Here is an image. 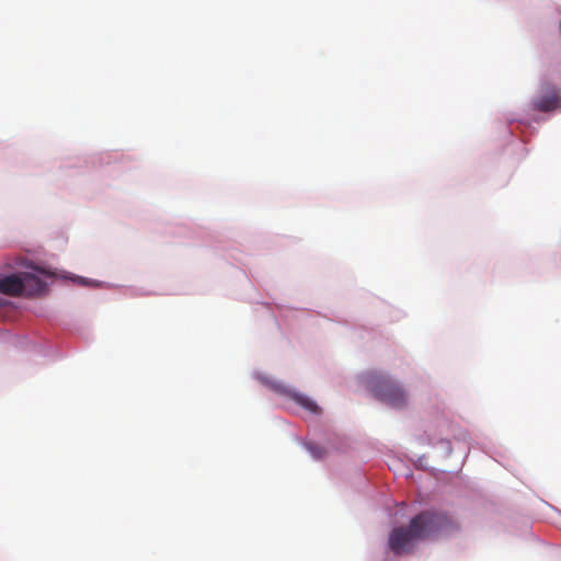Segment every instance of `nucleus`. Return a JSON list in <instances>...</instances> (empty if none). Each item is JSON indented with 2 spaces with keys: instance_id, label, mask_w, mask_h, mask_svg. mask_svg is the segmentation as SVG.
<instances>
[{
  "instance_id": "0eeeda50",
  "label": "nucleus",
  "mask_w": 561,
  "mask_h": 561,
  "mask_svg": "<svg viewBox=\"0 0 561 561\" xmlns=\"http://www.w3.org/2000/svg\"><path fill=\"white\" fill-rule=\"evenodd\" d=\"M308 448L311 451V454L313 455V457L320 458L322 456V451H321L320 447L310 445Z\"/></svg>"
},
{
  "instance_id": "7ed1b4c3",
  "label": "nucleus",
  "mask_w": 561,
  "mask_h": 561,
  "mask_svg": "<svg viewBox=\"0 0 561 561\" xmlns=\"http://www.w3.org/2000/svg\"><path fill=\"white\" fill-rule=\"evenodd\" d=\"M533 108L538 112H552L561 105V95L557 87L542 83L538 95L533 100Z\"/></svg>"
},
{
  "instance_id": "6e6552de",
  "label": "nucleus",
  "mask_w": 561,
  "mask_h": 561,
  "mask_svg": "<svg viewBox=\"0 0 561 561\" xmlns=\"http://www.w3.org/2000/svg\"><path fill=\"white\" fill-rule=\"evenodd\" d=\"M39 274H43V275H46V276H50L49 273H47L46 271L42 270V268H37L36 270Z\"/></svg>"
},
{
  "instance_id": "39448f33",
  "label": "nucleus",
  "mask_w": 561,
  "mask_h": 561,
  "mask_svg": "<svg viewBox=\"0 0 561 561\" xmlns=\"http://www.w3.org/2000/svg\"><path fill=\"white\" fill-rule=\"evenodd\" d=\"M0 293L9 296H20L23 293V284L20 275H9L0 279Z\"/></svg>"
},
{
  "instance_id": "f03ea898",
  "label": "nucleus",
  "mask_w": 561,
  "mask_h": 561,
  "mask_svg": "<svg viewBox=\"0 0 561 561\" xmlns=\"http://www.w3.org/2000/svg\"><path fill=\"white\" fill-rule=\"evenodd\" d=\"M367 385L374 396L392 408H403L408 403V393L403 387L388 376L373 373L367 376Z\"/></svg>"
},
{
  "instance_id": "f257e3e1",
  "label": "nucleus",
  "mask_w": 561,
  "mask_h": 561,
  "mask_svg": "<svg viewBox=\"0 0 561 561\" xmlns=\"http://www.w3.org/2000/svg\"><path fill=\"white\" fill-rule=\"evenodd\" d=\"M458 529L459 524L447 512L427 510L415 515L408 526L393 528L388 543L396 554L409 553L419 540L439 538Z\"/></svg>"
},
{
  "instance_id": "20e7f679",
  "label": "nucleus",
  "mask_w": 561,
  "mask_h": 561,
  "mask_svg": "<svg viewBox=\"0 0 561 561\" xmlns=\"http://www.w3.org/2000/svg\"><path fill=\"white\" fill-rule=\"evenodd\" d=\"M21 283L25 296H37L46 291L47 284L34 273H21Z\"/></svg>"
},
{
  "instance_id": "423d86ee",
  "label": "nucleus",
  "mask_w": 561,
  "mask_h": 561,
  "mask_svg": "<svg viewBox=\"0 0 561 561\" xmlns=\"http://www.w3.org/2000/svg\"><path fill=\"white\" fill-rule=\"evenodd\" d=\"M290 396L295 400V402H297L299 405L307 409L308 411H310L312 413H318L320 411L317 403L313 402L308 397L300 394V393H296V392L291 393Z\"/></svg>"
}]
</instances>
